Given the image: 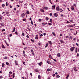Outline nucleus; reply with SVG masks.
I'll use <instances>...</instances> for the list:
<instances>
[{
    "mask_svg": "<svg viewBox=\"0 0 79 79\" xmlns=\"http://www.w3.org/2000/svg\"><path fill=\"white\" fill-rule=\"evenodd\" d=\"M47 63H48V64H51V62H50V61H47Z\"/></svg>",
    "mask_w": 79,
    "mask_h": 79,
    "instance_id": "13",
    "label": "nucleus"
},
{
    "mask_svg": "<svg viewBox=\"0 0 79 79\" xmlns=\"http://www.w3.org/2000/svg\"><path fill=\"white\" fill-rule=\"evenodd\" d=\"M48 44L47 43L46 44V46H45V47L46 48L47 47V46H48Z\"/></svg>",
    "mask_w": 79,
    "mask_h": 79,
    "instance_id": "17",
    "label": "nucleus"
},
{
    "mask_svg": "<svg viewBox=\"0 0 79 79\" xmlns=\"http://www.w3.org/2000/svg\"><path fill=\"white\" fill-rule=\"evenodd\" d=\"M6 6H8V3H7V2H6Z\"/></svg>",
    "mask_w": 79,
    "mask_h": 79,
    "instance_id": "56",
    "label": "nucleus"
},
{
    "mask_svg": "<svg viewBox=\"0 0 79 79\" xmlns=\"http://www.w3.org/2000/svg\"><path fill=\"white\" fill-rule=\"evenodd\" d=\"M60 42L61 44H62V43H64L63 41L62 40H61L60 41Z\"/></svg>",
    "mask_w": 79,
    "mask_h": 79,
    "instance_id": "26",
    "label": "nucleus"
},
{
    "mask_svg": "<svg viewBox=\"0 0 79 79\" xmlns=\"http://www.w3.org/2000/svg\"><path fill=\"white\" fill-rule=\"evenodd\" d=\"M52 64H55V63L53 62H52Z\"/></svg>",
    "mask_w": 79,
    "mask_h": 79,
    "instance_id": "41",
    "label": "nucleus"
},
{
    "mask_svg": "<svg viewBox=\"0 0 79 79\" xmlns=\"http://www.w3.org/2000/svg\"><path fill=\"white\" fill-rule=\"evenodd\" d=\"M38 64L40 66H41V65H42V62H41Z\"/></svg>",
    "mask_w": 79,
    "mask_h": 79,
    "instance_id": "4",
    "label": "nucleus"
},
{
    "mask_svg": "<svg viewBox=\"0 0 79 79\" xmlns=\"http://www.w3.org/2000/svg\"><path fill=\"white\" fill-rule=\"evenodd\" d=\"M1 24L2 26H3L5 25V24H4V23H1Z\"/></svg>",
    "mask_w": 79,
    "mask_h": 79,
    "instance_id": "19",
    "label": "nucleus"
},
{
    "mask_svg": "<svg viewBox=\"0 0 79 79\" xmlns=\"http://www.w3.org/2000/svg\"><path fill=\"white\" fill-rule=\"evenodd\" d=\"M2 48H5V47L4 46V45H3V44H2Z\"/></svg>",
    "mask_w": 79,
    "mask_h": 79,
    "instance_id": "15",
    "label": "nucleus"
},
{
    "mask_svg": "<svg viewBox=\"0 0 79 79\" xmlns=\"http://www.w3.org/2000/svg\"><path fill=\"white\" fill-rule=\"evenodd\" d=\"M59 11H60V12H62V11H63V10H62V9L61 8L60 10H59Z\"/></svg>",
    "mask_w": 79,
    "mask_h": 79,
    "instance_id": "22",
    "label": "nucleus"
},
{
    "mask_svg": "<svg viewBox=\"0 0 79 79\" xmlns=\"http://www.w3.org/2000/svg\"><path fill=\"white\" fill-rule=\"evenodd\" d=\"M69 27H73V25H69Z\"/></svg>",
    "mask_w": 79,
    "mask_h": 79,
    "instance_id": "49",
    "label": "nucleus"
},
{
    "mask_svg": "<svg viewBox=\"0 0 79 79\" xmlns=\"http://www.w3.org/2000/svg\"><path fill=\"white\" fill-rule=\"evenodd\" d=\"M62 34H60V37H61V36H62Z\"/></svg>",
    "mask_w": 79,
    "mask_h": 79,
    "instance_id": "62",
    "label": "nucleus"
},
{
    "mask_svg": "<svg viewBox=\"0 0 79 79\" xmlns=\"http://www.w3.org/2000/svg\"><path fill=\"white\" fill-rule=\"evenodd\" d=\"M57 55L58 57H60V56H61V54L60 53H58L57 54Z\"/></svg>",
    "mask_w": 79,
    "mask_h": 79,
    "instance_id": "5",
    "label": "nucleus"
},
{
    "mask_svg": "<svg viewBox=\"0 0 79 79\" xmlns=\"http://www.w3.org/2000/svg\"><path fill=\"white\" fill-rule=\"evenodd\" d=\"M4 65H5V64H4V63H2V66L3 68Z\"/></svg>",
    "mask_w": 79,
    "mask_h": 79,
    "instance_id": "21",
    "label": "nucleus"
},
{
    "mask_svg": "<svg viewBox=\"0 0 79 79\" xmlns=\"http://www.w3.org/2000/svg\"><path fill=\"white\" fill-rule=\"evenodd\" d=\"M58 16V14L56 13H54V16L55 17H57Z\"/></svg>",
    "mask_w": 79,
    "mask_h": 79,
    "instance_id": "2",
    "label": "nucleus"
},
{
    "mask_svg": "<svg viewBox=\"0 0 79 79\" xmlns=\"http://www.w3.org/2000/svg\"><path fill=\"white\" fill-rule=\"evenodd\" d=\"M49 15H50V16H52V13H50Z\"/></svg>",
    "mask_w": 79,
    "mask_h": 79,
    "instance_id": "50",
    "label": "nucleus"
},
{
    "mask_svg": "<svg viewBox=\"0 0 79 79\" xmlns=\"http://www.w3.org/2000/svg\"><path fill=\"white\" fill-rule=\"evenodd\" d=\"M9 74H12V72H11V71L9 72Z\"/></svg>",
    "mask_w": 79,
    "mask_h": 79,
    "instance_id": "58",
    "label": "nucleus"
},
{
    "mask_svg": "<svg viewBox=\"0 0 79 79\" xmlns=\"http://www.w3.org/2000/svg\"><path fill=\"white\" fill-rule=\"evenodd\" d=\"M66 23H67V24H69V23H70V22H68V21H67V22Z\"/></svg>",
    "mask_w": 79,
    "mask_h": 79,
    "instance_id": "53",
    "label": "nucleus"
},
{
    "mask_svg": "<svg viewBox=\"0 0 79 79\" xmlns=\"http://www.w3.org/2000/svg\"><path fill=\"white\" fill-rule=\"evenodd\" d=\"M46 19L47 20H47H48V19H49V18H48V17H47L46 18Z\"/></svg>",
    "mask_w": 79,
    "mask_h": 79,
    "instance_id": "18",
    "label": "nucleus"
},
{
    "mask_svg": "<svg viewBox=\"0 0 79 79\" xmlns=\"http://www.w3.org/2000/svg\"><path fill=\"white\" fill-rule=\"evenodd\" d=\"M22 44L23 45H25V44H24V42H23V43Z\"/></svg>",
    "mask_w": 79,
    "mask_h": 79,
    "instance_id": "57",
    "label": "nucleus"
},
{
    "mask_svg": "<svg viewBox=\"0 0 79 79\" xmlns=\"http://www.w3.org/2000/svg\"><path fill=\"white\" fill-rule=\"evenodd\" d=\"M75 49V47H72L70 49V50L71 52H73Z\"/></svg>",
    "mask_w": 79,
    "mask_h": 79,
    "instance_id": "1",
    "label": "nucleus"
},
{
    "mask_svg": "<svg viewBox=\"0 0 79 79\" xmlns=\"http://www.w3.org/2000/svg\"><path fill=\"white\" fill-rule=\"evenodd\" d=\"M27 14H29V11H27L26 12Z\"/></svg>",
    "mask_w": 79,
    "mask_h": 79,
    "instance_id": "29",
    "label": "nucleus"
},
{
    "mask_svg": "<svg viewBox=\"0 0 79 79\" xmlns=\"http://www.w3.org/2000/svg\"><path fill=\"white\" fill-rule=\"evenodd\" d=\"M10 8H12V6H11V5H10Z\"/></svg>",
    "mask_w": 79,
    "mask_h": 79,
    "instance_id": "45",
    "label": "nucleus"
},
{
    "mask_svg": "<svg viewBox=\"0 0 79 79\" xmlns=\"http://www.w3.org/2000/svg\"><path fill=\"white\" fill-rule=\"evenodd\" d=\"M43 9H45V10H48V7H43Z\"/></svg>",
    "mask_w": 79,
    "mask_h": 79,
    "instance_id": "9",
    "label": "nucleus"
},
{
    "mask_svg": "<svg viewBox=\"0 0 79 79\" xmlns=\"http://www.w3.org/2000/svg\"><path fill=\"white\" fill-rule=\"evenodd\" d=\"M50 70V69H47V71H49Z\"/></svg>",
    "mask_w": 79,
    "mask_h": 79,
    "instance_id": "33",
    "label": "nucleus"
},
{
    "mask_svg": "<svg viewBox=\"0 0 79 79\" xmlns=\"http://www.w3.org/2000/svg\"><path fill=\"white\" fill-rule=\"evenodd\" d=\"M66 37L67 38V39H69V37H68V36H66Z\"/></svg>",
    "mask_w": 79,
    "mask_h": 79,
    "instance_id": "60",
    "label": "nucleus"
},
{
    "mask_svg": "<svg viewBox=\"0 0 79 79\" xmlns=\"http://www.w3.org/2000/svg\"><path fill=\"white\" fill-rule=\"evenodd\" d=\"M12 36L13 35H12V34H10L9 35V37H12Z\"/></svg>",
    "mask_w": 79,
    "mask_h": 79,
    "instance_id": "20",
    "label": "nucleus"
},
{
    "mask_svg": "<svg viewBox=\"0 0 79 79\" xmlns=\"http://www.w3.org/2000/svg\"><path fill=\"white\" fill-rule=\"evenodd\" d=\"M56 77H57V78H59V77H60V76L58 75H57L56 76Z\"/></svg>",
    "mask_w": 79,
    "mask_h": 79,
    "instance_id": "24",
    "label": "nucleus"
},
{
    "mask_svg": "<svg viewBox=\"0 0 79 79\" xmlns=\"http://www.w3.org/2000/svg\"><path fill=\"white\" fill-rule=\"evenodd\" d=\"M56 10L57 11H60V8L58 7H56Z\"/></svg>",
    "mask_w": 79,
    "mask_h": 79,
    "instance_id": "7",
    "label": "nucleus"
},
{
    "mask_svg": "<svg viewBox=\"0 0 79 79\" xmlns=\"http://www.w3.org/2000/svg\"><path fill=\"white\" fill-rule=\"evenodd\" d=\"M42 21V19H40L39 20V21L40 22V21Z\"/></svg>",
    "mask_w": 79,
    "mask_h": 79,
    "instance_id": "44",
    "label": "nucleus"
},
{
    "mask_svg": "<svg viewBox=\"0 0 79 79\" xmlns=\"http://www.w3.org/2000/svg\"><path fill=\"white\" fill-rule=\"evenodd\" d=\"M49 43L51 45H52V42L51 41H49Z\"/></svg>",
    "mask_w": 79,
    "mask_h": 79,
    "instance_id": "11",
    "label": "nucleus"
},
{
    "mask_svg": "<svg viewBox=\"0 0 79 79\" xmlns=\"http://www.w3.org/2000/svg\"><path fill=\"white\" fill-rule=\"evenodd\" d=\"M31 24H32L33 25V22H32V21H31Z\"/></svg>",
    "mask_w": 79,
    "mask_h": 79,
    "instance_id": "59",
    "label": "nucleus"
},
{
    "mask_svg": "<svg viewBox=\"0 0 79 79\" xmlns=\"http://www.w3.org/2000/svg\"><path fill=\"white\" fill-rule=\"evenodd\" d=\"M5 6V4H2V7H4V6Z\"/></svg>",
    "mask_w": 79,
    "mask_h": 79,
    "instance_id": "36",
    "label": "nucleus"
},
{
    "mask_svg": "<svg viewBox=\"0 0 79 79\" xmlns=\"http://www.w3.org/2000/svg\"><path fill=\"white\" fill-rule=\"evenodd\" d=\"M27 56V55H26V54H23V56H24V57H25V56Z\"/></svg>",
    "mask_w": 79,
    "mask_h": 79,
    "instance_id": "34",
    "label": "nucleus"
},
{
    "mask_svg": "<svg viewBox=\"0 0 79 79\" xmlns=\"http://www.w3.org/2000/svg\"><path fill=\"white\" fill-rule=\"evenodd\" d=\"M15 63L16 65V66H18V64H17L18 63V61H16V60H15Z\"/></svg>",
    "mask_w": 79,
    "mask_h": 79,
    "instance_id": "6",
    "label": "nucleus"
},
{
    "mask_svg": "<svg viewBox=\"0 0 79 79\" xmlns=\"http://www.w3.org/2000/svg\"><path fill=\"white\" fill-rule=\"evenodd\" d=\"M52 19H50V23H52Z\"/></svg>",
    "mask_w": 79,
    "mask_h": 79,
    "instance_id": "27",
    "label": "nucleus"
},
{
    "mask_svg": "<svg viewBox=\"0 0 79 79\" xmlns=\"http://www.w3.org/2000/svg\"><path fill=\"white\" fill-rule=\"evenodd\" d=\"M76 45L77 46H79V44L77 43H76Z\"/></svg>",
    "mask_w": 79,
    "mask_h": 79,
    "instance_id": "47",
    "label": "nucleus"
},
{
    "mask_svg": "<svg viewBox=\"0 0 79 79\" xmlns=\"http://www.w3.org/2000/svg\"><path fill=\"white\" fill-rule=\"evenodd\" d=\"M49 57L51 59H52V60H53V57H52V56L51 55H49Z\"/></svg>",
    "mask_w": 79,
    "mask_h": 79,
    "instance_id": "8",
    "label": "nucleus"
},
{
    "mask_svg": "<svg viewBox=\"0 0 79 79\" xmlns=\"http://www.w3.org/2000/svg\"><path fill=\"white\" fill-rule=\"evenodd\" d=\"M53 60H54V61H55V62H56V61H56V59H54Z\"/></svg>",
    "mask_w": 79,
    "mask_h": 79,
    "instance_id": "46",
    "label": "nucleus"
},
{
    "mask_svg": "<svg viewBox=\"0 0 79 79\" xmlns=\"http://www.w3.org/2000/svg\"><path fill=\"white\" fill-rule=\"evenodd\" d=\"M2 19V15H0V20Z\"/></svg>",
    "mask_w": 79,
    "mask_h": 79,
    "instance_id": "28",
    "label": "nucleus"
},
{
    "mask_svg": "<svg viewBox=\"0 0 79 79\" xmlns=\"http://www.w3.org/2000/svg\"><path fill=\"white\" fill-rule=\"evenodd\" d=\"M14 77H15V73H13V78H14Z\"/></svg>",
    "mask_w": 79,
    "mask_h": 79,
    "instance_id": "32",
    "label": "nucleus"
},
{
    "mask_svg": "<svg viewBox=\"0 0 79 79\" xmlns=\"http://www.w3.org/2000/svg\"><path fill=\"white\" fill-rule=\"evenodd\" d=\"M15 34L16 35H18V32H17V31H16L15 33Z\"/></svg>",
    "mask_w": 79,
    "mask_h": 79,
    "instance_id": "37",
    "label": "nucleus"
},
{
    "mask_svg": "<svg viewBox=\"0 0 79 79\" xmlns=\"http://www.w3.org/2000/svg\"><path fill=\"white\" fill-rule=\"evenodd\" d=\"M49 2H50V3H51V4H52V1H51V0H50L49 1Z\"/></svg>",
    "mask_w": 79,
    "mask_h": 79,
    "instance_id": "39",
    "label": "nucleus"
},
{
    "mask_svg": "<svg viewBox=\"0 0 79 79\" xmlns=\"http://www.w3.org/2000/svg\"><path fill=\"white\" fill-rule=\"evenodd\" d=\"M38 35H36V36L35 38V39H36V40H38Z\"/></svg>",
    "mask_w": 79,
    "mask_h": 79,
    "instance_id": "10",
    "label": "nucleus"
},
{
    "mask_svg": "<svg viewBox=\"0 0 79 79\" xmlns=\"http://www.w3.org/2000/svg\"><path fill=\"white\" fill-rule=\"evenodd\" d=\"M22 35H23V36H24V33H22Z\"/></svg>",
    "mask_w": 79,
    "mask_h": 79,
    "instance_id": "23",
    "label": "nucleus"
},
{
    "mask_svg": "<svg viewBox=\"0 0 79 79\" xmlns=\"http://www.w3.org/2000/svg\"><path fill=\"white\" fill-rule=\"evenodd\" d=\"M48 24H49V26H51V25H52V23H49Z\"/></svg>",
    "mask_w": 79,
    "mask_h": 79,
    "instance_id": "51",
    "label": "nucleus"
},
{
    "mask_svg": "<svg viewBox=\"0 0 79 79\" xmlns=\"http://www.w3.org/2000/svg\"><path fill=\"white\" fill-rule=\"evenodd\" d=\"M38 77L39 79H41V76H40V75H38Z\"/></svg>",
    "mask_w": 79,
    "mask_h": 79,
    "instance_id": "12",
    "label": "nucleus"
},
{
    "mask_svg": "<svg viewBox=\"0 0 79 79\" xmlns=\"http://www.w3.org/2000/svg\"><path fill=\"white\" fill-rule=\"evenodd\" d=\"M40 10L42 12H44V10L41 9Z\"/></svg>",
    "mask_w": 79,
    "mask_h": 79,
    "instance_id": "25",
    "label": "nucleus"
},
{
    "mask_svg": "<svg viewBox=\"0 0 79 79\" xmlns=\"http://www.w3.org/2000/svg\"><path fill=\"white\" fill-rule=\"evenodd\" d=\"M52 9L53 10H54V9H55V5H54L53 6H52Z\"/></svg>",
    "mask_w": 79,
    "mask_h": 79,
    "instance_id": "14",
    "label": "nucleus"
},
{
    "mask_svg": "<svg viewBox=\"0 0 79 79\" xmlns=\"http://www.w3.org/2000/svg\"><path fill=\"white\" fill-rule=\"evenodd\" d=\"M77 42H79V39H78L77 40Z\"/></svg>",
    "mask_w": 79,
    "mask_h": 79,
    "instance_id": "64",
    "label": "nucleus"
},
{
    "mask_svg": "<svg viewBox=\"0 0 79 79\" xmlns=\"http://www.w3.org/2000/svg\"><path fill=\"white\" fill-rule=\"evenodd\" d=\"M27 48V47H26L24 48V50H26Z\"/></svg>",
    "mask_w": 79,
    "mask_h": 79,
    "instance_id": "31",
    "label": "nucleus"
},
{
    "mask_svg": "<svg viewBox=\"0 0 79 79\" xmlns=\"http://www.w3.org/2000/svg\"><path fill=\"white\" fill-rule=\"evenodd\" d=\"M31 51L32 53H34V50H33V49H31Z\"/></svg>",
    "mask_w": 79,
    "mask_h": 79,
    "instance_id": "35",
    "label": "nucleus"
},
{
    "mask_svg": "<svg viewBox=\"0 0 79 79\" xmlns=\"http://www.w3.org/2000/svg\"><path fill=\"white\" fill-rule=\"evenodd\" d=\"M23 55L24 54H25V51H23Z\"/></svg>",
    "mask_w": 79,
    "mask_h": 79,
    "instance_id": "42",
    "label": "nucleus"
},
{
    "mask_svg": "<svg viewBox=\"0 0 79 79\" xmlns=\"http://www.w3.org/2000/svg\"><path fill=\"white\" fill-rule=\"evenodd\" d=\"M52 34H53V35L54 36H55V33L54 32H52Z\"/></svg>",
    "mask_w": 79,
    "mask_h": 79,
    "instance_id": "38",
    "label": "nucleus"
},
{
    "mask_svg": "<svg viewBox=\"0 0 79 79\" xmlns=\"http://www.w3.org/2000/svg\"><path fill=\"white\" fill-rule=\"evenodd\" d=\"M25 15V14H24V13H23L21 15V16H22V17H24V16Z\"/></svg>",
    "mask_w": 79,
    "mask_h": 79,
    "instance_id": "16",
    "label": "nucleus"
},
{
    "mask_svg": "<svg viewBox=\"0 0 79 79\" xmlns=\"http://www.w3.org/2000/svg\"><path fill=\"white\" fill-rule=\"evenodd\" d=\"M77 56H79V54H78V53H77Z\"/></svg>",
    "mask_w": 79,
    "mask_h": 79,
    "instance_id": "63",
    "label": "nucleus"
},
{
    "mask_svg": "<svg viewBox=\"0 0 79 79\" xmlns=\"http://www.w3.org/2000/svg\"><path fill=\"white\" fill-rule=\"evenodd\" d=\"M26 37L27 38H29V35H27L26 36Z\"/></svg>",
    "mask_w": 79,
    "mask_h": 79,
    "instance_id": "55",
    "label": "nucleus"
},
{
    "mask_svg": "<svg viewBox=\"0 0 79 79\" xmlns=\"http://www.w3.org/2000/svg\"><path fill=\"white\" fill-rule=\"evenodd\" d=\"M74 71H77V69L76 68H75Z\"/></svg>",
    "mask_w": 79,
    "mask_h": 79,
    "instance_id": "43",
    "label": "nucleus"
},
{
    "mask_svg": "<svg viewBox=\"0 0 79 79\" xmlns=\"http://www.w3.org/2000/svg\"><path fill=\"white\" fill-rule=\"evenodd\" d=\"M38 71L39 70H37V69H36L35 70L36 72H38Z\"/></svg>",
    "mask_w": 79,
    "mask_h": 79,
    "instance_id": "61",
    "label": "nucleus"
},
{
    "mask_svg": "<svg viewBox=\"0 0 79 79\" xmlns=\"http://www.w3.org/2000/svg\"><path fill=\"white\" fill-rule=\"evenodd\" d=\"M22 62L23 63V64H24V65H26V64H25V62Z\"/></svg>",
    "mask_w": 79,
    "mask_h": 79,
    "instance_id": "48",
    "label": "nucleus"
},
{
    "mask_svg": "<svg viewBox=\"0 0 79 79\" xmlns=\"http://www.w3.org/2000/svg\"><path fill=\"white\" fill-rule=\"evenodd\" d=\"M3 76H0V79H2L3 78Z\"/></svg>",
    "mask_w": 79,
    "mask_h": 79,
    "instance_id": "30",
    "label": "nucleus"
},
{
    "mask_svg": "<svg viewBox=\"0 0 79 79\" xmlns=\"http://www.w3.org/2000/svg\"><path fill=\"white\" fill-rule=\"evenodd\" d=\"M46 34V33H43V35H44V36H45V35Z\"/></svg>",
    "mask_w": 79,
    "mask_h": 79,
    "instance_id": "54",
    "label": "nucleus"
},
{
    "mask_svg": "<svg viewBox=\"0 0 79 79\" xmlns=\"http://www.w3.org/2000/svg\"><path fill=\"white\" fill-rule=\"evenodd\" d=\"M71 9L73 10V11H74V6H72L71 7Z\"/></svg>",
    "mask_w": 79,
    "mask_h": 79,
    "instance_id": "3",
    "label": "nucleus"
},
{
    "mask_svg": "<svg viewBox=\"0 0 79 79\" xmlns=\"http://www.w3.org/2000/svg\"><path fill=\"white\" fill-rule=\"evenodd\" d=\"M7 58H8V57L6 56L4 57V59H7Z\"/></svg>",
    "mask_w": 79,
    "mask_h": 79,
    "instance_id": "52",
    "label": "nucleus"
},
{
    "mask_svg": "<svg viewBox=\"0 0 79 79\" xmlns=\"http://www.w3.org/2000/svg\"><path fill=\"white\" fill-rule=\"evenodd\" d=\"M6 64L7 65H9V63H8V62H6Z\"/></svg>",
    "mask_w": 79,
    "mask_h": 79,
    "instance_id": "40",
    "label": "nucleus"
}]
</instances>
